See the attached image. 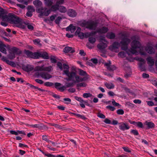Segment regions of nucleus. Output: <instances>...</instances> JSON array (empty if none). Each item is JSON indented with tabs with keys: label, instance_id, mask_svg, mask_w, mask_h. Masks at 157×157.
Instances as JSON below:
<instances>
[{
	"label": "nucleus",
	"instance_id": "79ce46f5",
	"mask_svg": "<svg viewBox=\"0 0 157 157\" xmlns=\"http://www.w3.org/2000/svg\"><path fill=\"white\" fill-rule=\"evenodd\" d=\"M74 83L73 82H71L66 83L65 84V87H70L73 86L74 85Z\"/></svg>",
	"mask_w": 157,
	"mask_h": 157
},
{
	"label": "nucleus",
	"instance_id": "5701e85b",
	"mask_svg": "<svg viewBox=\"0 0 157 157\" xmlns=\"http://www.w3.org/2000/svg\"><path fill=\"white\" fill-rule=\"evenodd\" d=\"M147 64L150 66H152L154 64V60L153 58L149 57L146 59Z\"/></svg>",
	"mask_w": 157,
	"mask_h": 157
},
{
	"label": "nucleus",
	"instance_id": "37998d69",
	"mask_svg": "<svg viewBox=\"0 0 157 157\" xmlns=\"http://www.w3.org/2000/svg\"><path fill=\"white\" fill-rule=\"evenodd\" d=\"M92 96V94L90 93H85L83 94V97L84 98H88Z\"/></svg>",
	"mask_w": 157,
	"mask_h": 157
},
{
	"label": "nucleus",
	"instance_id": "2f4dec72",
	"mask_svg": "<svg viewBox=\"0 0 157 157\" xmlns=\"http://www.w3.org/2000/svg\"><path fill=\"white\" fill-rule=\"evenodd\" d=\"M45 4L48 7H50L53 3L54 0H44Z\"/></svg>",
	"mask_w": 157,
	"mask_h": 157
},
{
	"label": "nucleus",
	"instance_id": "423d86ee",
	"mask_svg": "<svg viewBox=\"0 0 157 157\" xmlns=\"http://www.w3.org/2000/svg\"><path fill=\"white\" fill-rule=\"evenodd\" d=\"M127 59L130 62L133 61L134 59L138 60V61H140V62L138 64L139 68L141 71H144V68H143V65L145 63V61L144 59L141 58H139L138 57H136L134 58H132L131 57H130V58L127 57Z\"/></svg>",
	"mask_w": 157,
	"mask_h": 157
},
{
	"label": "nucleus",
	"instance_id": "bb28decb",
	"mask_svg": "<svg viewBox=\"0 0 157 157\" xmlns=\"http://www.w3.org/2000/svg\"><path fill=\"white\" fill-rule=\"evenodd\" d=\"M2 60L4 62H6L7 64L10 65L11 66H13L14 65V63L8 60L6 57H3L2 58Z\"/></svg>",
	"mask_w": 157,
	"mask_h": 157
},
{
	"label": "nucleus",
	"instance_id": "052dcab7",
	"mask_svg": "<svg viewBox=\"0 0 157 157\" xmlns=\"http://www.w3.org/2000/svg\"><path fill=\"white\" fill-rule=\"evenodd\" d=\"M42 139L46 141L48 143H49L50 140H48L47 138V137L46 136H42Z\"/></svg>",
	"mask_w": 157,
	"mask_h": 157
},
{
	"label": "nucleus",
	"instance_id": "b1692460",
	"mask_svg": "<svg viewBox=\"0 0 157 157\" xmlns=\"http://www.w3.org/2000/svg\"><path fill=\"white\" fill-rule=\"evenodd\" d=\"M108 31V29L107 27H103L101 28L98 29L96 32H95L96 33H106Z\"/></svg>",
	"mask_w": 157,
	"mask_h": 157
},
{
	"label": "nucleus",
	"instance_id": "4d7b16f0",
	"mask_svg": "<svg viewBox=\"0 0 157 157\" xmlns=\"http://www.w3.org/2000/svg\"><path fill=\"white\" fill-rule=\"evenodd\" d=\"M112 104L113 105L115 106H118L120 105L118 103H117L114 99L112 100Z\"/></svg>",
	"mask_w": 157,
	"mask_h": 157
},
{
	"label": "nucleus",
	"instance_id": "f8f14e48",
	"mask_svg": "<svg viewBox=\"0 0 157 157\" xmlns=\"http://www.w3.org/2000/svg\"><path fill=\"white\" fill-rule=\"evenodd\" d=\"M10 53L11 54H13V58H14L15 57V55H19L21 54L22 52L18 48L15 47H13L10 49Z\"/></svg>",
	"mask_w": 157,
	"mask_h": 157
},
{
	"label": "nucleus",
	"instance_id": "0e129e2a",
	"mask_svg": "<svg viewBox=\"0 0 157 157\" xmlns=\"http://www.w3.org/2000/svg\"><path fill=\"white\" fill-rule=\"evenodd\" d=\"M133 102L135 104H140L141 101L139 99H135L133 101Z\"/></svg>",
	"mask_w": 157,
	"mask_h": 157
},
{
	"label": "nucleus",
	"instance_id": "3c124183",
	"mask_svg": "<svg viewBox=\"0 0 157 157\" xmlns=\"http://www.w3.org/2000/svg\"><path fill=\"white\" fill-rule=\"evenodd\" d=\"M146 102L147 104V105L150 106H153L155 104L153 102L151 101H146Z\"/></svg>",
	"mask_w": 157,
	"mask_h": 157
},
{
	"label": "nucleus",
	"instance_id": "8fccbe9b",
	"mask_svg": "<svg viewBox=\"0 0 157 157\" xmlns=\"http://www.w3.org/2000/svg\"><path fill=\"white\" fill-rule=\"evenodd\" d=\"M117 113L118 114L123 115L124 113V111L122 109H119L117 110Z\"/></svg>",
	"mask_w": 157,
	"mask_h": 157
},
{
	"label": "nucleus",
	"instance_id": "4468645a",
	"mask_svg": "<svg viewBox=\"0 0 157 157\" xmlns=\"http://www.w3.org/2000/svg\"><path fill=\"white\" fill-rule=\"evenodd\" d=\"M36 75L37 76H40L41 77L45 79H48L52 77L51 75L45 72H41L40 73L37 72L36 73Z\"/></svg>",
	"mask_w": 157,
	"mask_h": 157
},
{
	"label": "nucleus",
	"instance_id": "09e8293b",
	"mask_svg": "<svg viewBox=\"0 0 157 157\" xmlns=\"http://www.w3.org/2000/svg\"><path fill=\"white\" fill-rule=\"evenodd\" d=\"M62 19V18L60 17H58L55 20V22L56 24H59L60 21Z\"/></svg>",
	"mask_w": 157,
	"mask_h": 157
},
{
	"label": "nucleus",
	"instance_id": "aec40b11",
	"mask_svg": "<svg viewBox=\"0 0 157 157\" xmlns=\"http://www.w3.org/2000/svg\"><path fill=\"white\" fill-rule=\"evenodd\" d=\"M6 47V45L2 41H0V51L5 54L7 53L6 49L5 48Z\"/></svg>",
	"mask_w": 157,
	"mask_h": 157
},
{
	"label": "nucleus",
	"instance_id": "69168bd1",
	"mask_svg": "<svg viewBox=\"0 0 157 157\" xmlns=\"http://www.w3.org/2000/svg\"><path fill=\"white\" fill-rule=\"evenodd\" d=\"M57 65L61 70L63 69L62 64V63L60 62H58L57 63Z\"/></svg>",
	"mask_w": 157,
	"mask_h": 157
},
{
	"label": "nucleus",
	"instance_id": "412c9836",
	"mask_svg": "<svg viewBox=\"0 0 157 157\" xmlns=\"http://www.w3.org/2000/svg\"><path fill=\"white\" fill-rule=\"evenodd\" d=\"M145 51L147 52L150 54H152L154 53L155 52V49H153L152 47L149 46L145 48Z\"/></svg>",
	"mask_w": 157,
	"mask_h": 157
},
{
	"label": "nucleus",
	"instance_id": "c756f323",
	"mask_svg": "<svg viewBox=\"0 0 157 157\" xmlns=\"http://www.w3.org/2000/svg\"><path fill=\"white\" fill-rule=\"evenodd\" d=\"M67 14L69 16L72 17H74L76 15V12L72 10H69Z\"/></svg>",
	"mask_w": 157,
	"mask_h": 157
},
{
	"label": "nucleus",
	"instance_id": "a211bd4d",
	"mask_svg": "<svg viewBox=\"0 0 157 157\" xmlns=\"http://www.w3.org/2000/svg\"><path fill=\"white\" fill-rule=\"evenodd\" d=\"M61 84L59 83L56 82L55 84V87L57 90L60 91L61 92L63 91L66 89V87L65 86H61Z\"/></svg>",
	"mask_w": 157,
	"mask_h": 157
},
{
	"label": "nucleus",
	"instance_id": "58836bf2",
	"mask_svg": "<svg viewBox=\"0 0 157 157\" xmlns=\"http://www.w3.org/2000/svg\"><path fill=\"white\" fill-rule=\"evenodd\" d=\"M30 127L33 128H37L39 129H40L42 127L40 124H32L29 125Z\"/></svg>",
	"mask_w": 157,
	"mask_h": 157
},
{
	"label": "nucleus",
	"instance_id": "6e6552de",
	"mask_svg": "<svg viewBox=\"0 0 157 157\" xmlns=\"http://www.w3.org/2000/svg\"><path fill=\"white\" fill-rule=\"evenodd\" d=\"M52 69V67L51 66L44 67V65H43L36 67L34 68V70L35 71H46L50 72Z\"/></svg>",
	"mask_w": 157,
	"mask_h": 157
},
{
	"label": "nucleus",
	"instance_id": "6e6d98bb",
	"mask_svg": "<svg viewBox=\"0 0 157 157\" xmlns=\"http://www.w3.org/2000/svg\"><path fill=\"white\" fill-rule=\"evenodd\" d=\"M97 116L98 117L102 119H105V116L104 114L100 113H98Z\"/></svg>",
	"mask_w": 157,
	"mask_h": 157
},
{
	"label": "nucleus",
	"instance_id": "13d9d810",
	"mask_svg": "<svg viewBox=\"0 0 157 157\" xmlns=\"http://www.w3.org/2000/svg\"><path fill=\"white\" fill-rule=\"evenodd\" d=\"M81 29L79 27L77 28V29L75 32V34L76 35H78L79 34V33H81Z\"/></svg>",
	"mask_w": 157,
	"mask_h": 157
},
{
	"label": "nucleus",
	"instance_id": "a18cd8bd",
	"mask_svg": "<svg viewBox=\"0 0 157 157\" xmlns=\"http://www.w3.org/2000/svg\"><path fill=\"white\" fill-rule=\"evenodd\" d=\"M76 116L80 118L83 120H85L86 119V117L83 115H81L79 114H76Z\"/></svg>",
	"mask_w": 157,
	"mask_h": 157
},
{
	"label": "nucleus",
	"instance_id": "0eeeda50",
	"mask_svg": "<svg viewBox=\"0 0 157 157\" xmlns=\"http://www.w3.org/2000/svg\"><path fill=\"white\" fill-rule=\"evenodd\" d=\"M130 42V39L127 38L126 36H124L121 42V49L124 50H126L128 48V45Z\"/></svg>",
	"mask_w": 157,
	"mask_h": 157
},
{
	"label": "nucleus",
	"instance_id": "9b49d317",
	"mask_svg": "<svg viewBox=\"0 0 157 157\" xmlns=\"http://www.w3.org/2000/svg\"><path fill=\"white\" fill-rule=\"evenodd\" d=\"M120 46L119 43L117 42H115L112 45L109 47V48L112 51L117 52L119 51V48Z\"/></svg>",
	"mask_w": 157,
	"mask_h": 157
},
{
	"label": "nucleus",
	"instance_id": "49530a36",
	"mask_svg": "<svg viewBox=\"0 0 157 157\" xmlns=\"http://www.w3.org/2000/svg\"><path fill=\"white\" fill-rule=\"evenodd\" d=\"M131 133H132L135 136H137L139 135V133L136 130H132L131 131Z\"/></svg>",
	"mask_w": 157,
	"mask_h": 157
},
{
	"label": "nucleus",
	"instance_id": "4c0bfd02",
	"mask_svg": "<svg viewBox=\"0 0 157 157\" xmlns=\"http://www.w3.org/2000/svg\"><path fill=\"white\" fill-rule=\"evenodd\" d=\"M87 84L85 82H82L80 83H78L77 84V87H85L86 86Z\"/></svg>",
	"mask_w": 157,
	"mask_h": 157
},
{
	"label": "nucleus",
	"instance_id": "dca6fc26",
	"mask_svg": "<svg viewBox=\"0 0 157 157\" xmlns=\"http://www.w3.org/2000/svg\"><path fill=\"white\" fill-rule=\"evenodd\" d=\"M104 65L106 67L107 69L109 71H113L116 69V67L114 65H111L110 61L104 63Z\"/></svg>",
	"mask_w": 157,
	"mask_h": 157
},
{
	"label": "nucleus",
	"instance_id": "f704fd0d",
	"mask_svg": "<svg viewBox=\"0 0 157 157\" xmlns=\"http://www.w3.org/2000/svg\"><path fill=\"white\" fill-rule=\"evenodd\" d=\"M63 69L65 70H65H64L63 71L64 73L66 75V74L65 73V71H68L69 73H71V72H70L69 71V67L68 65H67V64L65 63H64L63 65Z\"/></svg>",
	"mask_w": 157,
	"mask_h": 157
},
{
	"label": "nucleus",
	"instance_id": "cd10ccee",
	"mask_svg": "<svg viewBox=\"0 0 157 157\" xmlns=\"http://www.w3.org/2000/svg\"><path fill=\"white\" fill-rule=\"evenodd\" d=\"M63 51L65 52L66 53H73L75 52V50L73 49L72 48L69 47H65L64 48Z\"/></svg>",
	"mask_w": 157,
	"mask_h": 157
},
{
	"label": "nucleus",
	"instance_id": "c9c22d12",
	"mask_svg": "<svg viewBox=\"0 0 157 157\" xmlns=\"http://www.w3.org/2000/svg\"><path fill=\"white\" fill-rule=\"evenodd\" d=\"M81 100L79 101L80 102L79 104L82 107L84 108L85 107V104L87 103L88 101H84L83 99H82Z\"/></svg>",
	"mask_w": 157,
	"mask_h": 157
},
{
	"label": "nucleus",
	"instance_id": "4be33fe9",
	"mask_svg": "<svg viewBox=\"0 0 157 157\" xmlns=\"http://www.w3.org/2000/svg\"><path fill=\"white\" fill-rule=\"evenodd\" d=\"M56 17V15H52L50 17L49 19L48 18L45 19L44 21L48 23H51V21H52L55 20Z\"/></svg>",
	"mask_w": 157,
	"mask_h": 157
},
{
	"label": "nucleus",
	"instance_id": "de8ad7c7",
	"mask_svg": "<svg viewBox=\"0 0 157 157\" xmlns=\"http://www.w3.org/2000/svg\"><path fill=\"white\" fill-rule=\"evenodd\" d=\"M24 23L23 24L25 25H27V27L30 30H33V27L31 25L29 24H26L25 22H24Z\"/></svg>",
	"mask_w": 157,
	"mask_h": 157
},
{
	"label": "nucleus",
	"instance_id": "9d476101",
	"mask_svg": "<svg viewBox=\"0 0 157 157\" xmlns=\"http://www.w3.org/2000/svg\"><path fill=\"white\" fill-rule=\"evenodd\" d=\"M100 42L102 43L98 45L97 47L98 49L101 50H102L107 47L108 43L104 38H100Z\"/></svg>",
	"mask_w": 157,
	"mask_h": 157
},
{
	"label": "nucleus",
	"instance_id": "1a4fd4ad",
	"mask_svg": "<svg viewBox=\"0 0 157 157\" xmlns=\"http://www.w3.org/2000/svg\"><path fill=\"white\" fill-rule=\"evenodd\" d=\"M36 59L42 58L45 59H48L49 57L48 53L45 51H40L36 52Z\"/></svg>",
	"mask_w": 157,
	"mask_h": 157
},
{
	"label": "nucleus",
	"instance_id": "680f3d73",
	"mask_svg": "<svg viewBox=\"0 0 157 157\" xmlns=\"http://www.w3.org/2000/svg\"><path fill=\"white\" fill-rule=\"evenodd\" d=\"M33 41L35 44H39L40 42V40L39 39H35L33 40Z\"/></svg>",
	"mask_w": 157,
	"mask_h": 157
},
{
	"label": "nucleus",
	"instance_id": "e433bc0d",
	"mask_svg": "<svg viewBox=\"0 0 157 157\" xmlns=\"http://www.w3.org/2000/svg\"><path fill=\"white\" fill-rule=\"evenodd\" d=\"M79 74L82 76H86L87 74L86 72L83 70L79 69Z\"/></svg>",
	"mask_w": 157,
	"mask_h": 157
},
{
	"label": "nucleus",
	"instance_id": "774afa93",
	"mask_svg": "<svg viewBox=\"0 0 157 157\" xmlns=\"http://www.w3.org/2000/svg\"><path fill=\"white\" fill-rule=\"evenodd\" d=\"M79 54L81 56H85L86 55V53L84 52L83 50H80L79 51Z\"/></svg>",
	"mask_w": 157,
	"mask_h": 157
},
{
	"label": "nucleus",
	"instance_id": "f03ea898",
	"mask_svg": "<svg viewBox=\"0 0 157 157\" xmlns=\"http://www.w3.org/2000/svg\"><path fill=\"white\" fill-rule=\"evenodd\" d=\"M55 2V4H53L50 6V9L48 10L46 8L41 7L37 10V12L40 13L41 16H48L50 13L51 11L55 12L57 10L59 5L63 4L64 2V0H54L53 3Z\"/></svg>",
	"mask_w": 157,
	"mask_h": 157
},
{
	"label": "nucleus",
	"instance_id": "72a5a7b5",
	"mask_svg": "<svg viewBox=\"0 0 157 157\" xmlns=\"http://www.w3.org/2000/svg\"><path fill=\"white\" fill-rule=\"evenodd\" d=\"M107 37L110 39H113L115 36V35L112 33H109L107 34L106 35Z\"/></svg>",
	"mask_w": 157,
	"mask_h": 157
},
{
	"label": "nucleus",
	"instance_id": "7ed1b4c3",
	"mask_svg": "<svg viewBox=\"0 0 157 157\" xmlns=\"http://www.w3.org/2000/svg\"><path fill=\"white\" fill-rule=\"evenodd\" d=\"M72 70L73 71L69 73L68 71H66L65 73L68 78H66L65 79L67 81H72L74 83H79L83 81L86 80L88 78L86 77L82 78L79 75H76L75 72L76 68L73 67H72Z\"/></svg>",
	"mask_w": 157,
	"mask_h": 157
},
{
	"label": "nucleus",
	"instance_id": "603ef678",
	"mask_svg": "<svg viewBox=\"0 0 157 157\" xmlns=\"http://www.w3.org/2000/svg\"><path fill=\"white\" fill-rule=\"evenodd\" d=\"M106 108L107 109H108L112 111H114L115 109V108L114 107L110 105L107 106H106Z\"/></svg>",
	"mask_w": 157,
	"mask_h": 157
},
{
	"label": "nucleus",
	"instance_id": "ea45409f",
	"mask_svg": "<svg viewBox=\"0 0 157 157\" xmlns=\"http://www.w3.org/2000/svg\"><path fill=\"white\" fill-rule=\"evenodd\" d=\"M118 56L119 57L124 58L126 56V53L124 52H121L118 54Z\"/></svg>",
	"mask_w": 157,
	"mask_h": 157
},
{
	"label": "nucleus",
	"instance_id": "f257e3e1",
	"mask_svg": "<svg viewBox=\"0 0 157 157\" xmlns=\"http://www.w3.org/2000/svg\"><path fill=\"white\" fill-rule=\"evenodd\" d=\"M4 13H4L0 18H2V20L6 21L10 24H13L16 27L22 29L25 28V26L23 24L24 21L21 18L12 13H9L8 15H3Z\"/></svg>",
	"mask_w": 157,
	"mask_h": 157
},
{
	"label": "nucleus",
	"instance_id": "6ab92c4d",
	"mask_svg": "<svg viewBox=\"0 0 157 157\" xmlns=\"http://www.w3.org/2000/svg\"><path fill=\"white\" fill-rule=\"evenodd\" d=\"M25 53L28 57L36 59V52L33 53L30 51L27 50L25 51Z\"/></svg>",
	"mask_w": 157,
	"mask_h": 157
},
{
	"label": "nucleus",
	"instance_id": "5fc2aeb1",
	"mask_svg": "<svg viewBox=\"0 0 157 157\" xmlns=\"http://www.w3.org/2000/svg\"><path fill=\"white\" fill-rule=\"evenodd\" d=\"M28 10L29 11L33 12L34 11V10L33 6H29L28 7Z\"/></svg>",
	"mask_w": 157,
	"mask_h": 157
},
{
	"label": "nucleus",
	"instance_id": "a19ab883",
	"mask_svg": "<svg viewBox=\"0 0 157 157\" xmlns=\"http://www.w3.org/2000/svg\"><path fill=\"white\" fill-rule=\"evenodd\" d=\"M89 42L92 44H94L96 41V39L93 37H90L88 39Z\"/></svg>",
	"mask_w": 157,
	"mask_h": 157
},
{
	"label": "nucleus",
	"instance_id": "c03bdc74",
	"mask_svg": "<svg viewBox=\"0 0 157 157\" xmlns=\"http://www.w3.org/2000/svg\"><path fill=\"white\" fill-rule=\"evenodd\" d=\"M135 125L137 126L138 127L140 128H143V123L140 121L136 122Z\"/></svg>",
	"mask_w": 157,
	"mask_h": 157
},
{
	"label": "nucleus",
	"instance_id": "c85d7f7f",
	"mask_svg": "<svg viewBox=\"0 0 157 157\" xmlns=\"http://www.w3.org/2000/svg\"><path fill=\"white\" fill-rule=\"evenodd\" d=\"M105 86L109 89H113L114 88V85L112 83L105 82Z\"/></svg>",
	"mask_w": 157,
	"mask_h": 157
},
{
	"label": "nucleus",
	"instance_id": "473e14b6",
	"mask_svg": "<svg viewBox=\"0 0 157 157\" xmlns=\"http://www.w3.org/2000/svg\"><path fill=\"white\" fill-rule=\"evenodd\" d=\"M57 10H59L61 13H65L67 11L66 8L63 6H59Z\"/></svg>",
	"mask_w": 157,
	"mask_h": 157
},
{
	"label": "nucleus",
	"instance_id": "ddd939ff",
	"mask_svg": "<svg viewBox=\"0 0 157 157\" xmlns=\"http://www.w3.org/2000/svg\"><path fill=\"white\" fill-rule=\"evenodd\" d=\"M95 34V32H87L85 33L81 32L80 33H79V34L78 36L81 39H83L84 38H87Z\"/></svg>",
	"mask_w": 157,
	"mask_h": 157
},
{
	"label": "nucleus",
	"instance_id": "20e7f679",
	"mask_svg": "<svg viewBox=\"0 0 157 157\" xmlns=\"http://www.w3.org/2000/svg\"><path fill=\"white\" fill-rule=\"evenodd\" d=\"M142 48H141V44L137 40H135L131 43V48L127 51L128 56L130 57L132 54L137 55V51H139L141 55H145L146 53L141 51Z\"/></svg>",
	"mask_w": 157,
	"mask_h": 157
},
{
	"label": "nucleus",
	"instance_id": "39448f33",
	"mask_svg": "<svg viewBox=\"0 0 157 157\" xmlns=\"http://www.w3.org/2000/svg\"><path fill=\"white\" fill-rule=\"evenodd\" d=\"M98 23L96 21L91 20L86 21L83 20L79 22L80 26L85 27L90 29H95L96 28Z\"/></svg>",
	"mask_w": 157,
	"mask_h": 157
},
{
	"label": "nucleus",
	"instance_id": "393cba45",
	"mask_svg": "<svg viewBox=\"0 0 157 157\" xmlns=\"http://www.w3.org/2000/svg\"><path fill=\"white\" fill-rule=\"evenodd\" d=\"M145 124L147 126L148 128H153L155 127V124L152 122L146 121Z\"/></svg>",
	"mask_w": 157,
	"mask_h": 157
},
{
	"label": "nucleus",
	"instance_id": "a878e982",
	"mask_svg": "<svg viewBox=\"0 0 157 157\" xmlns=\"http://www.w3.org/2000/svg\"><path fill=\"white\" fill-rule=\"evenodd\" d=\"M76 30V27L72 25H70L66 29L67 31H70L71 33H73Z\"/></svg>",
	"mask_w": 157,
	"mask_h": 157
},
{
	"label": "nucleus",
	"instance_id": "338daca9",
	"mask_svg": "<svg viewBox=\"0 0 157 157\" xmlns=\"http://www.w3.org/2000/svg\"><path fill=\"white\" fill-rule=\"evenodd\" d=\"M35 81L36 82L40 84H42L44 82L42 80L39 79H36Z\"/></svg>",
	"mask_w": 157,
	"mask_h": 157
},
{
	"label": "nucleus",
	"instance_id": "864d4df0",
	"mask_svg": "<svg viewBox=\"0 0 157 157\" xmlns=\"http://www.w3.org/2000/svg\"><path fill=\"white\" fill-rule=\"evenodd\" d=\"M53 83L52 82H47L44 83V85L47 86H51L53 85Z\"/></svg>",
	"mask_w": 157,
	"mask_h": 157
},
{
	"label": "nucleus",
	"instance_id": "f3484780",
	"mask_svg": "<svg viewBox=\"0 0 157 157\" xmlns=\"http://www.w3.org/2000/svg\"><path fill=\"white\" fill-rule=\"evenodd\" d=\"M33 68V66L30 64L23 65L22 67V69L24 71L28 72L32 71Z\"/></svg>",
	"mask_w": 157,
	"mask_h": 157
},
{
	"label": "nucleus",
	"instance_id": "bf43d9fd",
	"mask_svg": "<svg viewBox=\"0 0 157 157\" xmlns=\"http://www.w3.org/2000/svg\"><path fill=\"white\" fill-rule=\"evenodd\" d=\"M63 100L66 101L65 103L66 104H69L71 101V99L69 98H65L63 99Z\"/></svg>",
	"mask_w": 157,
	"mask_h": 157
},
{
	"label": "nucleus",
	"instance_id": "2eb2a0df",
	"mask_svg": "<svg viewBox=\"0 0 157 157\" xmlns=\"http://www.w3.org/2000/svg\"><path fill=\"white\" fill-rule=\"evenodd\" d=\"M119 128L122 131L129 129L130 127L128 124L125 123L124 122H121L118 123Z\"/></svg>",
	"mask_w": 157,
	"mask_h": 157
},
{
	"label": "nucleus",
	"instance_id": "7c9ffc66",
	"mask_svg": "<svg viewBox=\"0 0 157 157\" xmlns=\"http://www.w3.org/2000/svg\"><path fill=\"white\" fill-rule=\"evenodd\" d=\"M33 4L36 7L41 6L42 5V2L39 0H36L33 2Z\"/></svg>",
	"mask_w": 157,
	"mask_h": 157
},
{
	"label": "nucleus",
	"instance_id": "e2e57ef3",
	"mask_svg": "<svg viewBox=\"0 0 157 157\" xmlns=\"http://www.w3.org/2000/svg\"><path fill=\"white\" fill-rule=\"evenodd\" d=\"M50 60L51 62L52 63H56V60L54 57H51Z\"/></svg>",
	"mask_w": 157,
	"mask_h": 157
}]
</instances>
